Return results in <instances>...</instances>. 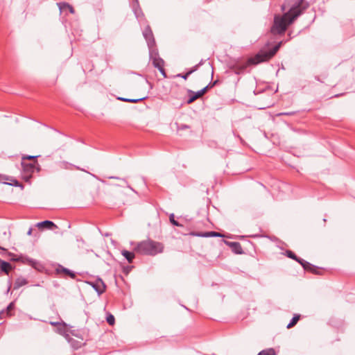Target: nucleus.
Wrapping results in <instances>:
<instances>
[{
  "label": "nucleus",
  "mask_w": 355,
  "mask_h": 355,
  "mask_svg": "<svg viewBox=\"0 0 355 355\" xmlns=\"http://www.w3.org/2000/svg\"><path fill=\"white\" fill-rule=\"evenodd\" d=\"M300 315H297V314L294 315V316L291 319V322L288 324L287 328L290 329V328H292L293 327H294L297 324L298 320H300Z\"/></svg>",
  "instance_id": "nucleus-17"
},
{
  "label": "nucleus",
  "mask_w": 355,
  "mask_h": 355,
  "mask_svg": "<svg viewBox=\"0 0 355 355\" xmlns=\"http://www.w3.org/2000/svg\"><path fill=\"white\" fill-rule=\"evenodd\" d=\"M58 271L62 272L64 274L71 277V278H74L76 276L73 272L64 267H61V268L58 269Z\"/></svg>",
  "instance_id": "nucleus-18"
},
{
  "label": "nucleus",
  "mask_w": 355,
  "mask_h": 355,
  "mask_svg": "<svg viewBox=\"0 0 355 355\" xmlns=\"http://www.w3.org/2000/svg\"><path fill=\"white\" fill-rule=\"evenodd\" d=\"M158 70L160 71V73L162 74V76L166 78V71L164 70V67H162V69H158Z\"/></svg>",
  "instance_id": "nucleus-33"
},
{
  "label": "nucleus",
  "mask_w": 355,
  "mask_h": 355,
  "mask_svg": "<svg viewBox=\"0 0 355 355\" xmlns=\"http://www.w3.org/2000/svg\"><path fill=\"white\" fill-rule=\"evenodd\" d=\"M7 315H6V311L4 310L0 311V320L4 318Z\"/></svg>",
  "instance_id": "nucleus-34"
},
{
  "label": "nucleus",
  "mask_w": 355,
  "mask_h": 355,
  "mask_svg": "<svg viewBox=\"0 0 355 355\" xmlns=\"http://www.w3.org/2000/svg\"><path fill=\"white\" fill-rule=\"evenodd\" d=\"M163 243L151 239L138 242L134 247V251L142 255L155 256L164 251Z\"/></svg>",
  "instance_id": "nucleus-3"
},
{
  "label": "nucleus",
  "mask_w": 355,
  "mask_h": 355,
  "mask_svg": "<svg viewBox=\"0 0 355 355\" xmlns=\"http://www.w3.org/2000/svg\"><path fill=\"white\" fill-rule=\"evenodd\" d=\"M32 232H33V229L31 227V228L28 230V232H27V234H28V235H31V234H32Z\"/></svg>",
  "instance_id": "nucleus-37"
},
{
  "label": "nucleus",
  "mask_w": 355,
  "mask_h": 355,
  "mask_svg": "<svg viewBox=\"0 0 355 355\" xmlns=\"http://www.w3.org/2000/svg\"><path fill=\"white\" fill-rule=\"evenodd\" d=\"M60 12H63L65 10H68L70 13L73 14L75 12V10L72 6L66 2H60L57 3Z\"/></svg>",
  "instance_id": "nucleus-11"
},
{
  "label": "nucleus",
  "mask_w": 355,
  "mask_h": 355,
  "mask_svg": "<svg viewBox=\"0 0 355 355\" xmlns=\"http://www.w3.org/2000/svg\"><path fill=\"white\" fill-rule=\"evenodd\" d=\"M121 254L127 259L129 263H132L135 258L134 252L123 250L121 251Z\"/></svg>",
  "instance_id": "nucleus-15"
},
{
  "label": "nucleus",
  "mask_w": 355,
  "mask_h": 355,
  "mask_svg": "<svg viewBox=\"0 0 355 355\" xmlns=\"http://www.w3.org/2000/svg\"><path fill=\"white\" fill-rule=\"evenodd\" d=\"M218 81L217 80H215L214 83H209V85H208L207 86H209V87H214V85H216L217 84Z\"/></svg>",
  "instance_id": "nucleus-35"
},
{
  "label": "nucleus",
  "mask_w": 355,
  "mask_h": 355,
  "mask_svg": "<svg viewBox=\"0 0 355 355\" xmlns=\"http://www.w3.org/2000/svg\"><path fill=\"white\" fill-rule=\"evenodd\" d=\"M21 166H22V173H21L22 178L26 182H30V180L32 178V175L36 169L37 171L40 170L39 164H38V162L37 160H34L33 163H26V162L22 161Z\"/></svg>",
  "instance_id": "nucleus-4"
},
{
  "label": "nucleus",
  "mask_w": 355,
  "mask_h": 355,
  "mask_svg": "<svg viewBox=\"0 0 355 355\" xmlns=\"http://www.w3.org/2000/svg\"><path fill=\"white\" fill-rule=\"evenodd\" d=\"M38 156H31V155H24L22 157V161H24L25 159H28V160H31V159H35Z\"/></svg>",
  "instance_id": "nucleus-31"
},
{
  "label": "nucleus",
  "mask_w": 355,
  "mask_h": 355,
  "mask_svg": "<svg viewBox=\"0 0 355 355\" xmlns=\"http://www.w3.org/2000/svg\"><path fill=\"white\" fill-rule=\"evenodd\" d=\"M89 284L98 295H101L105 291L106 286L101 279H97L94 282H89Z\"/></svg>",
  "instance_id": "nucleus-7"
},
{
  "label": "nucleus",
  "mask_w": 355,
  "mask_h": 355,
  "mask_svg": "<svg viewBox=\"0 0 355 355\" xmlns=\"http://www.w3.org/2000/svg\"><path fill=\"white\" fill-rule=\"evenodd\" d=\"M153 64L157 69H162L164 65V61L159 57L157 53H155L153 57Z\"/></svg>",
  "instance_id": "nucleus-10"
},
{
  "label": "nucleus",
  "mask_w": 355,
  "mask_h": 355,
  "mask_svg": "<svg viewBox=\"0 0 355 355\" xmlns=\"http://www.w3.org/2000/svg\"><path fill=\"white\" fill-rule=\"evenodd\" d=\"M203 64V60H202L199 64L195 65L194 67H193L191 69H189V73L191 74L193 73V72H195L196 71L198 70V67L202 65Z\"/></svg>",
  "instance_id": "nucleus-27"
},
{
  "label": "nucleus",
  "mask_w": 355,
  "mask_h": 355,
  "mask_svg": "<svg viewBox=\"0 0 355 355\" xmlns=\"http://www.w3.org/2000/svg\"><path fill=\"white\" fill-rule=\"evenodd\" d=\"M208 88H209V86H206L205 87H204L203 89H202L201 90H200L197 92H194L192 90H189L188 91L189 98H188L187 103L188 104H191L193 102H194L196 100H197L198 98L202 97L207 92Z\"/></svg>",
  "instance_id": "nucleus-5"
},
{
  "label": "nucleus",
  "mask_w": 355,
  "mask_h": 355,
  "mask_svg": "<svg viewBox=\"0 0 355 355\" xmlns=\"http://www.w3.org/2000/svg\"><path fill=\"white\" fill-rule=\"evenodd\" d=\"M304 269L305 270L310 271V272H311L313 273H315V274L318 273V268L311 263H310L309 266H306Z\"/></svg>",
  "instance_id": "nucleus-22"
},
{
  "label": "nucleus",
  "mask_w": 355,
  "mask_h": 355,
  "mask_svg": "<svg viewBox=\"0 0 355 355\" xmlns=\"http://www.w3.org/2000/svg\"><path fill=\"white\" fill-rule=\"evenodd\" d=\"M1 182L5 184H8L9 185H14V186H19V182L17 180L10 178L8 176H2L1 179L0 180Z\"/></svg>",
  "instance_id": "nucleus-14"
},
{
  "label": "nucleus",
  "mask_w": 355,
  "mask_h": 355,
  "mask_svg": "<svg viewBox=\"0 0 355 355\" xmlns=\"http://www.w3.org/2000/svg\"><path fill=\"white\" fill-rule=\"evenodd\" d=\"M315 80H317L318 81H320L321 83H322L323 81L320 79V76H317L315 77Z\"/></svg>",
  "instance_id": "nucleus-38"
},
{
  "label": "nucleus",
  "mask_w": 355,
  "mask_h": 355,
  "mask_svg": "<svg viewBox=\"0 0 355 355\" xmlns=\"http://www.w3.org/2000/svg\"><path fill=\"white\" fill-rule=\"evenodd\" d=\"M192 235L199 236V237H222L223 236V235L220 233L214 232V231L192 233Z\"/></svg>",
  "instance_id": "nucleus-9"
},
{
  "label": "nucleus",
  "mask_w": 355,
  "mask_h": 355,
  "mask_svg": "<svg viewBox=\"0 0 355 355\" xmlns=\"http://www.w3.org/2000/svg\"><path fill=\"white\" fill-rule=\"evenodd\" d=\"M227 245L232 248L236 254H242L243 250L241 245L239 242H229Z\"/></svg>",
  "instance_id": "nucleus-12"
},
{
  "label": "nucleus",
  "mask_w": 355,
  "mask_h": 355,
  "mask_svg": "<svg viewBox=\"0 0 355 355\" xmlns=\"http://www.w3.org/2000/svg\"><path fill=\"white\" fill-rule=\"evenodd\" d=\"M295 112H281L277 114V116H292L295 114Z\"/></svg>",
  "instance_id": "nucleus-30"
},
{
  "label": "nucleus",
  "mask_w": 355,
  "mask_h": 355,
  "mask_svg": "<svg viewBox=\"0 0 355 355\" xmlns=\"http://www.w3.org/2000/svg\"><path fill=\"white\" fill-rule=\"evenodd\" d=\"M146 97H143V98H137V99H135V98H120L119 99L124 101V102H128V103H137L139 101H141L144 99H145Z\"/></svg>",
  "instance_id": "nucleus-20"
},
{
  "label": "nucleus",
  "mask_w": 355,
  "mask_h": 355,
  "mask_svg": "<svg viewBox=\"0 0 355 355\" xmlns=\"http://www.w3.org/2000/svg\"><path fill=\"white\" fill-rule=\"evenodd\" d=\"M177 126V131L179 132L181 130H184L186 129H189L190 127L185 124H178V123H175Z\"/></svg>",
  "instance_id": "nucleus-25"
},
{
  "label": "nucleus",
  "mask_w": 355,
  "mask_h": 355,
  "mask_svg": "<svg viewBox=\"0 0 355 355\" xmlns=\"http://www.w3.org/2000/svg\"><path fill=\"white\" fill-rule=\"evenodd\" d=\"M143 35L146 39L149 49H152L155 44V41L153 37V31L149 26H147L143 31Z\"/></svg>",
  "instance_id": "nucleus-6"
},
{
  "label": "nucleus",
  "mask_w": 355,
  "mask_h": 355,
  "mask_svg": "<svg viewBox=\"0 0 355 355\" xmlns=\"http://www.w3.org/2000/svg\"><path fill=\"white\" fill-rule=\"evenodd\" d=\"M285 9H286V5H285V4H283V5L282 6V11H284V10H285Z\"/></svg>",
  "instance_id": "nucleus-39"
},
{
  "label": "nucleus",
  "mask_w": 355,
  "mask_h": 355,
  "mask_svg": "<svg viewBox=\"0 0 355 355\" xmlns=\"http://www.w3.org/2000/svg\"><path fill=\"white\" fill-rule=\"evenodd\" d=\"M295 261L298 262L303 267V268H304L306 266H309V265H310L309 262H308L298 257H297V259H295Z\"/></svg>",
  "instance_id": "nucleus-24"
},
{
  "label": "nucleus",
  "mask_w": 355,
  "mask_h": 355,
  "mask_svg": "<svg viewBox=\"0 0 355 355\" xmlns=\"http://www.w3.org/2000/svg\"><path fill=\"white\" fill-rule=\"evenodd\" d=\"M35 226L40 230H51L53 227H56V225L51 220H44L40 223H37Z\"/></svg>",
  "instance_id": "nucleus-8"
},
{
  "label": "nucleus",
  "mask_w": 355,
  "mask_h": 355,
  "mask_svg": "<svg viewBox=\"0 0 355 355\" xmlns=\"http://www.w3.org/2000/svg\"><path fill=\"white\" fill-rule=\"evenodd\" d=\"M282 42L278 43L272 49L269 51H261L257 53L254 57L250 58L245 62L237 61L231 67V69L236 74L243 73L248 67L251 65L259 64L263 62L268 61L270 60L278 51L281 46Z\"/></svg>",
  "instance_id": "nucleus-2"
},
{
  "label": "nucleus",
  "mask_w": 355,
  "mask_h": 355,
  "mask_svg": "<svg viewBox=\"0 0 355 355\" xmlns=\"http://www.w3.org/2000/svg\"><path fill=\"white\" fill-rule=\"evenodd\" d=\"M12 269V266L10 263L3 261L0 259V270L6 275H8Z\"/></svg>",
  "instance_id": "nucleus-13"
},
{
  "label": "nucleus",
  "mask_w": 355,
  "mask_h": 355,
  "mask_svg": "<svg viewBox=\"0 0 355 355\" xmlns=\"http://www.w3.org/2000/svg\"><path fill=\"white\" fill-rule=\"evenodd\" d=\"M28 263H29L31 265L33 266V265L35 263V261H34L33 259H29V260H28Z\"/></svg>",
  "instance_id": "nucleus-36"
},
{
  "label": "nucleus",
  "mask_w": 355,
  "mask_h": 355,
  "mask_svg": "<svg viewBox=\"0 0 355 355\" xmlns=\"http://www.w3.org/2000/svg\"><path fill=\"white\" fill-rule=\"evenodd\" d=\"M309 3L305 0H291L290 9L282 16L275 15L270 31L274 35L285 33L288 26L293 23L308 8Z\"/></svg>",
  "instance_id": "nucleus-1"
},
{
  "label": "nucleus",
  "mask_w": 355,
  "mask_h": 355,
  "mask_svg": "<svg viewBox=\"0 0 355 355\" xmlns=\"http://www.w3.org/2000/svg\"><path fill=\"white\" fill-rule=\"evenodd\" d=\"M170 222L174 225L177 227H182L180 223H178L176 220H175V216L173 214H170L169 216Z\"/></svg>",
  "instance_id": "nucleus-23"
},
{
  "label": "nucleus",
  "mask_w": 355,
  "mask_h": 355,
  "mask_svg": "<svg viewBox=\"0 0 355 355\" xmlns=\"http://www.w3.org/2000/svg\"><path fill=\"white\" fill-rule=\"evenodd\" d=\"M106 320L110 325H113L115 322L114 317L112 314H110L109 315L107 316Z\"/></svg>",
  "instance_id": "nucleus-26"
},
{
  "label": "nucleus",
  "mask_w": 355,
  "mask_h": 355,
  "mask_svg": "<svg viewBox=\"0 0 355 355\" xmlns=\"http://www.w3.org/2000/svg\"><path fill=\"white\" fill-rule=\"evenodd\" d=\"M257 355H276V353L272 348L262 350Z\"/></svg>",
  "instance_id": "nucleus-19"
},
{
  "label": "nucleus",
  "mask_w": 355,
  "mask_h": 355,
  "mask_svg": "<svg viewBox=\"0 0 355 355\" xmlns=\"http://www.w3.org/2000/svg\"><path fill=\"white\" fill-rule=\"evenodd\" d=\"M189 75H191V74L189 73V71H188L185 74L179 73V74L177 75V76L181 77V78H184V80H187Z\"/></svg>",
  "instance_id": "nucleus-32"
},
{
  "label": "nucleus",
  "mask_w": 355,
  "mask_h": 355,
  "mask_svg": "<svg viewBox=\"0 0 355 355\" xmlns=\"http://www.w3.org/2000/svg\"><path fill=\"white\" fill-rule=\"evenodd\" d=\"M0 250H3V251H6V249H5V248H1V247H0Z\"/></svg>",
  "instance_id": "nucleus-40"
},
{
  "label": "nucleus",
  "mask_w": 355,
  "mask_h": 355,
  "mask_svg": "<svg viewBox=\"0 0 355 355\" xmlns=\"http://www.w3.org/2000/svg\"><path fill=\"white\" fill-rule=\"evenodd\" d=\"M14 309V303L13 302H11L6 308V310H4L6 311V315H10V311Z\"/></svg>",
  "instance_id": "nucleus-29"
},
{
  "label": "nucleus",
  "mask_w": 355,
  "mask_h": 355,
  "mask_svg": "<svg viewBox=\"0 0 355 355\" xmlns=\"http://www.w3.org/2000/svg\"><path fill=\"white\" fill-rule=\"evenodd\" d=\"M286 256H287L288 257H289V258H291V259H293V260L297 259V256H296V254H295L293 252H292L291 250H286Z\"/></svg>",
  "instance_id": "nucleus-28"
},
{
  "label": "nucleus",
  "mask_w": 355,
  "mask_h": 355,
  "mask_svg": "<svg viewBox=\"0 0 355 355\" xmlns=\"http://www.w3.org/2000/svg\"><path fill=\"white\" fill-rule=\"evenodd\" d=\"M50 324L52 326H55V327L58 326V327L59 332H61L62 331L64 330V328H65V324H62V323L58 322H51Z\"/></svg>",
  "instance_id": "nucleus-21"
},
{
  "label": "nucleus",
  "mask_w": 355,
  "mask_h": 355,
  "mask_svg": "<svg viewBox=\"0 0 355 355\" xmlns=\"http://www.w3.org/2000/svg\"><path fill=\"white\" fill-rule=\"evenodd\" d=\"M28 284V281L24 277H19L15 280L14 284V289H18L20 287Z\"/></svg>",
  "instance_id": "nucleus-16"
}]
</instances>
